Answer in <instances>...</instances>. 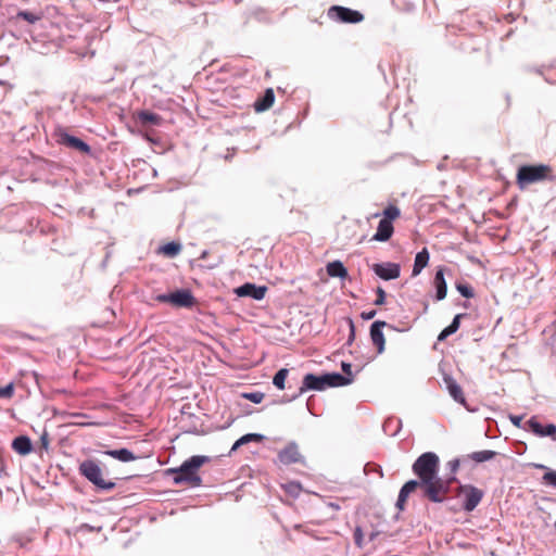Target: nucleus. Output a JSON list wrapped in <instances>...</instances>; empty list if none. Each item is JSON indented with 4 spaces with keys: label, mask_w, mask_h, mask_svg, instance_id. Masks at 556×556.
I'll return each instance as SVG.
<instances>
[{
    "label": "nucleus",
    "mask_w": 556,
    "mask_h": 556,
    "mask_svg": "<svg viewBox=\"0 0 556 556\" xmlns=\"http://www.w3.org/2000/svg\"><path fill=\"white\" fill-rule=\"evenodd\" d=\"M440 460L435 453H422L413 464V472L418 477L422 496L432 503H443L451 490V484L457 478L450 476L446 479L439 477Z\"/></svg>",
    "instance_id": "obj_1"
},
{
    "label": "nucleus",
    "mask_w": 556,
    "mask_h": 556,
    "mask_svg": "<svg viewBox=\"0 0 556 556\" xmlns=\"http://www.w3.org/2000/svg\"><path fill=\"white\" fill-rule=\"evenodd\" d=\"M211 458L204 455H193L182 462V464L175 468H168L166 475L172 477L173 482L177 485L189 484L192 488L202 485V478L199 475V469L204 464L210 463Z\"/></svg>",
    "instance_id": "obj_2"
},
{
    "label": "nucleus",
    "mask_w": 556,
    "mask_h": 556,
    "mask_svg": "<svg viewBox=\"0 0 556 556\" xmlns=\"http://www.w3.org/2000/svg\"><path fill=\"white\" fill-rule=\"evenodd\" d=\"M551 173L552 169L548 165H522L517 172V184L520 189H525L531 184L548 179Z\"/></svg>",
    "instance_id": "obj_3"
},
{
    "label": "nucleus",
    "mask_w": 556,
    "mask_h": 556,
    "mask_svg": "<svg viewBox=\"0 0 556 556\" xmlns=\"http://www.w3.org/2000/svg\"><path fill=\"white\" fill-rule=\"evenodd\" d=\"M79 472L86 479H88L90 482H92L94 485H97L101 489L110 490V489L114 488V485H115L113 482H108L103 478L102 470H101L99 464L94 460L87 459V460L83 462L79 465Z\"/></svg>",
    "instance_id": "obj_4"
},
{
    "label": "nucleus",
    "mask_w": 556,
    "mask_h": 556,
    "mask_svg": "<svg viewBox=\"0 0 556 556\" xmlns=\"http://www.w3.org/2000/svg\"><path fill=\"white\" fill-rule=\"evenodd\" d=\"M156 299L163 303H170L175 307L189 308L195 303L193 294L188 289H178L174 292L160 294Z\"/></svg>",
    "instance_id": "obj_5"
},
{
    "label": "nucleus",
    "mask_w": 556,
    "mask_h": 556,
    "mask_svg": "<svg viewBox=\"0 0 556 556\" xmlns=\"http://www.w3.org/2000/svg\"><path fill=\"white\" fill-rule=\"evenodd\" d=\"M457 495L464 496L463 509L470 513L480 504L484 493L472 484H459L457 488Z\"/></svg>",
    "instance_id": "obj_6"
},
{
    "label": "nucleus",
    "mask_w": 556,
    "mask_h": 556,
    "mask_svg": "<svg viewBox=\"0 0 556 556\" xmlns=\"http://www.w3.org/2000/svg\"><path fill=\"white\" fill-rule=\"evenodd\" d=\"M328 17L339 23L350 24H356L364 20V15L359 11L341 5L330 7L328 10Z\"/></svg>",
    "instance_id": "obj_7"
},
{
    "label": "nucleus",
    "mask_w": 556,
    "mask_h": 556,
    "mask_svg": "<svg viewBox=\"0 0 556 556\" xmlns=\"http://www.w3.org/2000/svg\"><path fill=\"white\" fill-rule=\"evenodd\" d=\"M328 387L326 384L325 374L317 376L314 374H306L303 377L302 386L299 388L298 392L292 396L288 397L283 402H291L302 395L304 392L314 390V391H324Z\"/></svg>",
    "instance_id": "obj_8"
},
{
    "label": "nucleus",
    "mask_w": 556,
    "mask_h": 556,
    "mask_svg": "<svg viewBox=\"0 0 556 556\" xmlns=\"http://www.w3.org/2000/svg\"><path fill=\"white\" fill-rule=\"evenodd\" d=\"M164 123V118L149 111H141V137H144L152 143H156L160 139L157 134L154 130H149L147 127L152 126H161Z\"/></svg>",
    "instance_id": "obj_9"
},
{
    "label": "nucleus",
    "mask_w": 556,
    "mask_h": 556,
    "mask_svg": "<svg viewBox=\"0 0 556 556\" xmlns=\"http://www.w3.org/2000/svg\"><path fill=\"white\" fill-rule=\"evenodd\" d=\"M523 430L532 432L539 438L548 437L556 441V425L555 424H541L538 417L532 416L523 425Z\"/></svg>",
    "instance_id": "obj_10"
},
{
    "label": "nucleus",
    "mask_w": 556,
    "mask_h": 556,
    "mask_svg": "<svg viewBox=\"0 0 556 556\" xmlns=\"http://www.w3.org/2000/svg\"><path fill=\"white\" fill-rule=\"evenodd\" d=\"M388 327L392 330H397L393 325L388 324L383 320H376L370 325V339L372 344L377 348L378 354L383 353L386 349V339L382 329Z\"/></svg>",
    "instance_id": "obj_11"
},
{
    "label": "nucleus",
    "mask_w": 556,
    "mask_h": 556,
    "mask_svg": "<svg viewBox=\"0 0 556 556\" xmlns=\"http://www.w3.org/2000/svg\"><path fill=\"white\" fill-rule=\"evenodd\" d=\"M55 135L60 144L77 150L83 154H89L91 151L90 147L85 141L67 134L64 129L56 130Z\"/></svg>",
    "instance_id": "obj_12"
},
{
    "label": "nucleus",
    "mask_w": 556,
    "mask_h": 556,
    "mask_svg": "<svg viewBox=\"0 0 556 556\" xmlns=\"http://www.w3.org/2000/svg\"><path fill=\"white\" fill-rule=\"evenodd\" d=\"M371 270L383 280H394L401 275V266L397 263L384 262L376 263L371 266Z\"/></svg>",
    "instance_id": "obj_13"
},
{
    "label": "nucleus",
    "mask_w": 556,
    "mask_h": 556,
    "mask_svg": "<svg viewBox=\"0 0 556 556\" xmlns=\"http://www.w3.org/2000/svg\"><path fill=\"white\" fill-rule=\"evenodd\" d=\"M235 294L239 298H251L256 301H261L264 299L267 287L266 286H256L252 282H245L233 290Z\"/></svg>",
    "instance_id": "obj_14"
},
{
    "label": "nucleus",
    "mask_w": 556,
    "mask_h": 556,
    "mask_svg": "<svg viewBox=\"0 0 556 556\" xmlns=\"http://www.w3.org/2000/svg\"><path fill=\"white\" fill-rule=\"evenodd\" d=\"M443 382L450 393V395L452 396V399L459 403L460 405H463L466 409H468L469 412H473L472 408H470L467 404V401L464 396V393H463V389L460 388V386L456 382V380L450 376V375H444L443 376Z\"/></svg>",
    "instance_id": "obj_15"
},
{
    "label": "nucleus",
    "mask_w": 556,
    "mask_h": 556,
    "mask_svg": "<svg viewBox=\"0 0 556 556\" xmlns=\"http://www.w3.org/2000/svg\"><path fill=\"white\" fill-rule=\"evenodd\" d=\"M278 458L283 465H291L294 463H304L303 456L299 452V446L295 442L288 443L279 453Z\"/></svg>",
    "instance_id": "obj_16"
},
{
    "label": "nucleus",
    "mask_w": 556,
    "mask_h": 556,
    "mask_svg": "<svg viewBox=\"0 0 556 556\" xmlns=\"http://www.w3.org/2000/svg\"><path fill=\"white\" fill-rule=\"evenodd\" d=\"M444 267H439L434 274L433 287L435 289L434 299L437 301H442L446 298L447 285L444 278Z\"/></svg>",
    "instance_id": "obj_17"
},
{
    "label": "nucleus",
    "mask_w": 556,
    "mask_h": 556,
    "mask_svg": "<svg viewBox=\"0 0 556 556\" xmlns=\"http://www.w3.org/2000/svg\"><path fill=\"white\" fill-rule=\"evenodd\" d=\"M417 489H420V485L417 483V480L414 479L403 484L399 492L397 501L395 503V506L399 510H404L408 496Z\"/></svg>",
    "instance_id": "obj_18"
},
{
    "label": "nucleus",
    "mask_w": 556,
    "mask_h": 556,
    "mask_svg": "<svg viewBox=\"0 0 556 556\" xmlns=\"http://www.w3.org/2000/svg\"><path fill=\"white\" fill-rule=\"evenodd\" d=\"M394 228L391 222L380 219L377 231L372 237V240L379 242L388 241L393 235Z\"/></svg>",
    "instance_id": "obj_19"
},
{
    "label": "nucleus",
    "mask_w": 556,
    "mask_h": 556,
    "mask_svg": "<svg viewBox=\"0 0 556 556\" xmlns=\"http://www.w3.org/2000/svg\"><path fill=\"white\" fill-rule=\"evenodd\" d=\"M325 378L328 388L349 386L354 380V377H345L340 372H326Z\"/></svg>",
    "instance_id": "obj_20"
},
{
    "label": "nucleus",
    "mask_w": 556,
    "mask_h": 556,
    "mask_svg": "<svg viewBox=\"0 0 556 556\" xmlns=\"http://www.w3.org/2000/svg\"><path fill=\"white\" fill-rule=\"evenodd\" d=\"M275 101V93L271 88L265 90L264 94L254 102V110L256 112H264L268 110Z\"/></svg>",
    "instance_id": "obj_21"
},
{
    "label": "nucleus",
    "mask_w": 556,
    "mask_h": 556,
    "mask_svg": "<svg viewBox=\"0 0 556 556\" xmlns=\"http://www.w3.org/2000/svg\"><path fill=\"white\" fill-rule=\"evenodd\" d=\"M12 448L20 455H27L33 450L31 441L28 437L20 435L13 440Z\"/></svg>",
    "instance_id": "obj_22"
},
{
    "label": "nucleus",
    "mask_w": 556,
    "mask_h": 556,
    "mask_svg": "<svg viewBox=\"0 0 556 556\" xmlns=\"http://www.w3.org/2000/svg\"><path fill=\"white\" fill-rule=\"evenodd\" d=\"M429 257V252L426 248L416 254L412 276L416 277L421 273V270L428 265Z\"/></svg>",
    "instance_id": "obj_23"
},
{
    "label": "nucleus",
    "mask_w": 556,
    "mask_h": 556,
    "mask_svg": "<svg viewBox=\"0 0 556 556\" xmlns=\"http://www.w3.org/2000/svg\"><path fill=\"white\" fill-rule=\"evenodd\" d=\"M467 314H456L452 320V323L445 327L438 336V341H444L445 339H447L450 336H452L453 333H455L458 329H459V326H460V319L466 317Z\"/></svg>",
    "instance_id": "obj_24"
},
{
    "label": "nucleus",
    "mask_w": 556,
    "mask_h": 556,
    "mask_svg": "<svg viewBox=\"0 0 556 556\" xmlns=\"http://www.w3.org/2000/svg\"><path fill=\"white\" fill-rule=\"evenodd\" d=\"M382 429L387 435L395 437L402 429V420L397 417H389L384 420Z\"/></svg>",
    "instance_id": "obj_25"
},
{
    "label": "nucleus",
    "mask_w": 556,
    "mask_h": 556,
    "mask_svg": "<svg viewBox=\"0 0 556 556\" xmlns=\"http://www.w3.org/2000/svg\"><path fill=\"white\" fill-rule=\"evenodd\" d=\"M265 439L263 434L260 433H247L239 438L232 445L230 453L237 451L242 445H245L250 442H262Z\"/></svg>",
    "instance_id": "obj_26"
},
{
    "label": "nucleus",
    "mask_w": 556,
    "mask_h": 556,
    "mask_svg": "<svg viewBox=\"0 0 556 556\" xmlns=\"http://www.w3.org/2000/svg\"><path fill=\"white\" fill-rule=\"evenodd\" d=\"M181 249L182 247L179 242L172 241L164 245L159 247L157 253L173 258L180 253Z\"/></svg>",
    "instance_id": "obj_27"
},
{
    "label": "nucleus",
    "mask_w": 556,
    "mask_h": 556,
    "mask_svg": "<svg viewBox=\"0 0 556 556\" xmlns=\"http://www.w3.org/2000/svg\"><path fill=\"white\" fill-rule=\"evenodd\" d=\"M327 273L330 277L345 278L348 276V270L340 261L330 262L327 265Z\"/></svg>",
    "instance_id": "obj_28"
},
{
    "label": "nucleus",
    "mask_w": 556,
    "mask_h": 556,
    "mask_svg": "<svg viewBox=\"0 0 556 556\" xmlns=\"http://www.w3.org/2000/svg\"><path fill=\"white\" fill-rule=\"evenodd\" d=\"M106 454L124 463L136 459V456L127 448L111 450L108 451Z\"/></svg>",
    "instance_id": "obj_29"
},
{
    "label": "nucleus",
    "mask_w": 556,
    "mask_h": 556,
    "mask_svg": "<svg viewBox=\"0 0 556 556\" xmlns=\"http://www.w3.org/2000/svg\"><path fill=\"white\" fill-rule=\"evenodd\" d=\"M496 456V452L490 450H483L473 452L470 458L476 463H483L493 459Z\"/></svg>",
    "instance_id": "obj_30"
},
{
    "label": "nucleus",
    "mask_w": 556,
    "mask_h": 556,
    "mask_svg": "<svg viewBox=\"0 0 556 556\" xmlns=\"http://www.w3.org/2000/svg\"><path fill=\"white\" fill-rule=\"evenodd\" d=\"M288 374L289 370L287 368H281L275 374L273 378V383L277 389L283 390L286 388V379L288 377Z\"/></svg>",
    "instance_id": "obj_31"
},
{
    "label": "nucleus",
    "mask_w": 556,
    "mask_h": 556,
    "mask_svg": "<svg viewBox=\"0 0 556 556\" xmlns=\"http://www.w3.org/2000/svg\"><path fill=\"white\" fill-rule=\"evenodd\" d=\"M401 215V211L395 205H389L383 211V220H389L392 223V220L396 219Z\"/></svg>",
    "instance_id": "obj_32"
},
{
    "label": "nucleus",
    "mask_w": 556,
    "mask_h": 556,
    "mask_svg": "<svg viewBox=\"0 0 556 556\" xmlns=\"http://www.w3.org/2000/svg\"><path fill=\"white\" fill-rule=\"evenodd\" d=\"M456 289L462 294V296L466 299H471L475 296L473 289L468 283L457 282Z\"/></svg>",
    "instance_id": "obj_33"
},
{
    "label": "nucleus",
    "mask_w": 556,
    "mask_h": 556,
    "mask_svg": "<svg viewBox=\"0 0 556 556\" xmlns=\"http://www.w3.org/2000/svg\"><path fill=\"white\" fill-rule=\"evenodd\" d=\"M16 17L22 18L30 24H34L41 18L40 15L33 13V12H28V11H20L17 13Z\"/></svg>",
    "instance_id": "obj_34"
},
{
    "label": "nucleus",
    "mask_w": 556,
    "mask_h": 556,
    "mask_svg": "<svg viewBox=\"0 0 556 556\" xmlns=\"http://www.w3.org/2000/svg\"><path fill=\"white\" fill-rule=\"evenodd\" d=\"M542 481L544 484L553 486L556 489V470H548L542 477Z\"/></svg>",
    "instance_id": "obj_35"
},
{
    "label": "nucleus",
    "mask_w": 556,
    "mask_h": 556,
    "mask_svg": "<svg viewBox=\"0 0 556 556\" xmlns=\"http://www.w3.org/2000/svg\"><path fill=\"white\" fill-rule=\"evenodd\" d=\"M242 397L251 401L252 403L258 404V403H261L263 401L264 393L260 392V391L247 392V393L242 394Z\"/></svg>",
    "instance_id": "obj_36"
},
{
    "label": "nucleus",
    "mask_w": 556,
    "mask_h": 556,
    "mask_svg": "<svg viewBox=\"0 0 556 556\" xmlns=\"http://www.w3.org/2000/svg\"><path fill=\"white\" fill-rule=\"evenodd\" d=\"M553 67H555V65H554V64H551V65H548V66H547V65H542V66H540V67L533 68V71H534L535 73H538L539 75L543 76V78H544V80H545L546 83H548V84H555V83H556V80H553L552 78H549V77L546 75V73H545L547 68H553Z\"/></svg>",
    "instance_id": "obj_37"
},
{
    "label": "nucleus",
    "mask_w": 556,
    "mask_h": 556,
    "mask_svg": "<svg viewBox=\"0 0 556 556\" xmlns=\"http://www.w3.org/2000/svg\"><path fill=\"white\" fill-rule=\"evenodd\" d=\"M285 489L290 495L298 496L301 492V484L300 482L292 481L287 483Z\"/></svg>",
    "instance_id": "obj_38"
},
{
    "label": "nucleus",
    "mask_w": 556,
    "mask_h": 556,
    "mask_svg": "<svg viewBox=\"0 0 556 556\" xmlns=\"http://www.w3.org/2000/svg\"><path fill=\"white\" fill-rule=\"evenodd\" d=\"M14 394V386L13 383H9L8 386L0 388V397L11 399Z\"/></svg>",
    "instance_id": "obj_39"
},
{
    "label": "nucleus",
    "mask_w": 556,
    "mask_h": 556,
    "mask_svg": "<svg viewBox=\"0 0 556 556\" xmlns=\"http://www.w3.org/2000/svg\"><path fill=\"white\" fill-rule=\"evenodd\" d=\"M149 350H153L152 341L151 340H148V341L141 343V352H140L141 364H143L146 362V358L148 356V351Z\"/></svg>",
    "instance_id": "obj_40"
},
{
    "label": "nucleus",
    "mask_w": 556,
    "mask_h": 556,
    "mask_svg": "<svg viewBox=\"0 0 556 556\" xmlns=\"http://www.w3.org/2000/svg\"><path fill=\"white\" fill-rule=\"evenodd\" d=\"M377 299L375 300V305H383L386 303V291L378 287L376 290Z\"/></svg>",
    "instance_id": "obj_41"
},
{
    "label": "nucleus",
    "mask_w": 556,
    "mask_h": 556,
    "mask_svg": "<svg viewBox=\"0 0 556 556\" xmlns=\"http://www.w3.org/2000/svg\"><path fill=\"white\" fill-rule=\"evenodd\" d=\"M354 542L358 547H363V531L361 527H356L354 530Z\"/></svg>",
    "instance_id": "obj_42"
},
{
    "label": "nucleus",
    "mask_w": 556,
    "mask_h": 556,
    "mask_svg": "<svg viewBox=\"0 0 556 556\" xmlns=\"http://www.w3.org/2000/svg\"><path fill=\"white\" fill-rule=\"evenodd\" d=\"M508 418H509L510 422H511L514 426H516V427H518V428L523 429V425H525V422H522V420H523V416H519V415H509V417H508Z\"/></svg>",
    "instance_id": "obj_43"
},
{
    "label": "nucleus",
    "mask_w": 556,
    "mask_h": 556,
    "mask_svg": "<svg viewBox=\"0 0 556 556\" xmlns=\"http://www.w3.org/2000/svg\"><path fill=\"white\" fill-rule=\"evenodd\" d=\"M348 325H349V330H350L348 343L351 344L353 342V340L355 339V325L351 318H348Z\"/></svg>",
    "instance_id": "obj_44"
},
{
    "label": "nucleus",
    "mask_w": 556,
    "mask_h": 556,
    "mask_svg": "<svg viewBox=\"0 0 556 556\" xmlns=\"http://www.w3.org/2000/svg\"><path fill=\"white\" fill-rule=\"evenodd\" d=\"M447 466L450 468L451 476L456 477L455 473H456V471L459 468V460L458 459H452V460L448 462Z\"/></svg>",
    "instance_id": "obj_45"
},
{
    "label": "nucleus",
    "mask_w": 556,
    "mask_h": 556,
    "mask_svg": "<svg viewBox=\"0 0 556 556\" xmlns=\"http://www.w3.org/2000/svg\"><path fill=\"white\" fill-rule=\"evenodd\" d=\"M342 371L344 372L343 376L345 377H354L352 374V365L350 363L342 362L341 364Z\"/></svg>",
    "instance_id": "obj_46"
},
{
    "label": "nucleus",
    "mask_w": 556,
    "mask_h": 556,
    "mask_svg": "<svg viewBox=\"0 0 556 556\" xmlns=\"http://www.w3.org/2000/svg\"><path fill=\"white\" fill-rule=\"evenodd\" d=\"M376 315V311L375 309H371L369 312H363L361 314V317L364 319V320H370L375 317Z\"/></svg>",
    "instance_id": "obj_47"
},
{
    "label": "nucleus",
    "mask_w": 556,
    "mask_h": 556,
    "mask_svg": "<svg viewBox=\"0 0 556 556\" xmlns=\"http://www.w3.org/2000/svg\"><path fill=\"white\" fill-rule=\"evenodd\" d=\"M42 445L47 448L49 444L48 434L43 433L40 438Z\"/></svg>",
    "instance_id": "obj_48"
},
{
    "label": "nucleus",
    "mask_w": 556,
    "mask_h": 556,
    "mask_svg": "<svg viewBox=\"0 0 556 556\" xmlns=\"http://www.w3.org/2000/svg\"><path fill=\"white\" fill-rule=\"evenodd\" d=\"M534 467L538 468V469H543L545 471L549 470L545 465H542V464H535Z\"/></svg>",
    "instance_id": "obj_49"
},
{
    "label": "nucleus",
    "mask_w": 556,
    "mask_h": 556,
    "mask_svg": "<svg viewBox=\"0 0 556 556\" xmlns=\"http://www.w3.org/2000/svg\"><path fill=\"white\" fill-rule=\"evenodd\" d=\"M376 472H378L380 477H383L382 468L380 466H377Z\"/></svg>",
    "instance_id": "obj_50"
},
{
    "label": "nucleus",
    "mask_w": 556,
    "mask_h": 556,
    "mask_svg": "<svg viewBox=\"0 0 556 556\" xmlns=\"http://www.w3.org/2000/svg\"><path fill=\"white\" fill-rule=\"evenodd\" d=\"M80 528L85 529V530H88V531H91L93 529L92 527H90L88 525H83Z\"/></svg>",
    "instance_id": "obj_51"
},
{
    "label": "nucleus",
    "mask_w": 556,
    "mask_h": 556,
    "mask_svg": "<svg viewBox=\"0 0 556 556\" xmlns=\"http://www.w3.org/2000/svg\"><path fill=\"white\" fill-rule=\"evenodd\" d=\"M332 506V508H338L339 506L338 505H333V504H330Z\"/></svg>",
    "instance_id": "obj_52"
}]
</instances>
